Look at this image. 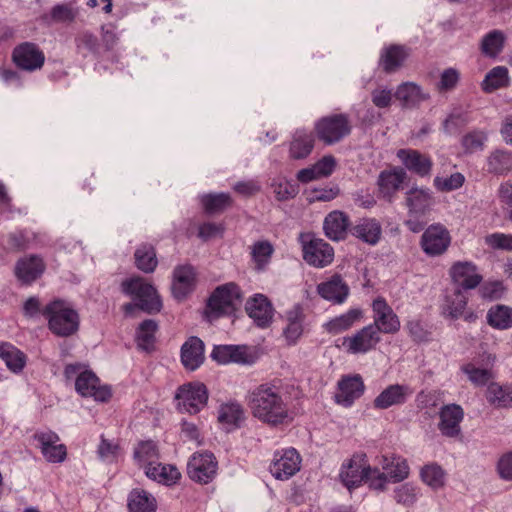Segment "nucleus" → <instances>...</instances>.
<instances>
[{
    "label": "nucleus",
    "mask_w": 512,
    "mask_h": 512,
    "mask_svg": "<svg viewBox=\"0 0 512 512\" xmlns=\"http://www.w3.org/2000/svg\"><path fill=\"white\" fill-rule=\"evenodd\" d=\"M248 405L252 415L269 426L288 424L292 420L289 403L276 386H257L249 394Z\"/></svg>",
    "instance_id": "1"
},
{
    "label": "nucleus",
    "mask_w": 512,
    "mask_h": 512,
    "mask_svg": "<svg viewBox=\"0 0 512 512\" xmlns=\"http://www.w3.org/2000/svg\"><path fill=\"white\" fill-rule=\"evenodd\" d=\"M49 329L57 336L68 337L79 329L78 313L62 300H54L43 310Z\"/></svg>",
    "instance_id": "2"
},
{
    "label": "nucleus",
    "mask_w": 512,
    "mask_h": 512,
    "mask_svg": "<svg viewBox=\"0 0 512 512\" xmlns=\"http://www.w3.org/2000/svg\"><path fill=\"white\" fill-rule=\"evenodd\" d=\"M241 291L237 284L230 282L217 287L208 299L206 316L212 321L222 315H231L241 303Z\"/></svg>",
    "instance_id": "3"
},
{
    "label": "nucleus",
    "mask_w": 512,
    "mask_h": 512,
    "mask_svg": "<svg viewBox=\"0 0 512 512\" xmlns=\"http://www.w3.org/2000/svg\"><path fill=\"white\" fill-rule=\"evenodd\" d=\"M163 304L156 288L139 276H130V313L133 309L157 314Z\"/></svg>",
    "instance_id": "4"
},
{
    "label": "nucleus",
    "mask_w": 512,
    "mask_h": 512,
    "mask_svg": "<svg viewBox=\"0 0 512 512\" xmlns=\"http://www.w3.org/2000/svg\"><path fill=\"white\" fill-rule=\"evenodd\" d=\"M315 132L320 141L332 145L350 134L351 124L347 115L334 114L319 119L315 124Z\"/></svg>",
    "instance_id": "5"
},
{
    "label": "nucleus",
    "mask_w": 512,
    "mask_h": 512,
    "mask_svg": "<svg viewBox=\"0 0 512 512\" xmlns=\"http://www.w3.org/2000/svg\"><path fill=\"white\" fill-rule=\"evenodd\" d=\"M175 399L179 411L196 414L207 404L208 391L203 383H188L177 389Z\"/></svg>",
    "instance_id": "6"
},
{
    "label": "nucleus",
    "mask_w": 512,
    "mask_h": 512,
    "mask_svg": "<svg viewBox=\"0 0 512 512\" xmlns=\"http://www.w3.org/2000/svg\"><path fill=\"white\" fill-rule=\"evenodd\" d=\"M218 462L210 452H195L188 460V477L199 484H208L216 477Z\"/></svg>",
    "instance_id": "7"
},
{
    "label": "nucleus",
    "mask_w": 512,
    "mask_h": 512,
    "mask_svg": "<svg viewBox=\"0 0 512 512\" xmlns=\"http://www.w3.org/2000/svg\"><path fill=\"white\" fill-rule=\"evenodd\" d=\"M373 323L377 332L395 334L400 330L401 323L397 314L383 297H377L372 302Z\"/></svg>",
    "instance_id": "8"
},
{
    "label": "nucleus",
    "mask_w": 512,
    "mask_h": 512,
    "mask_svg": "<svg viewBox=\"0 0 512 512\" xmlns=\"http://www.w3.org/2000/svg\"><path fill=\"white\" fill-rule=\"evenodd\" d=\"M369 471L370 465L368 464L366 454L355 453L342 464L339 477L342 483L351 490L361 485L365 477L369 475Z\"/></svg>",
    "instance_id": "9"
},
{
    "label": "nucleus",
    "mask_w": 512,
    "mask_h": 512,
    "mask_svg": "<svg viewBox=\"0 0 512 512\" xmlns=\"http://www.w3.org/2000/svg\"><path fill=\"white\" fill-rule=\"evenodd\" d=\"M302 238V250L304 260L311 266L323 268L329 265L334 258L333 247L323 239L310 237L309 240Z\"/></svg>",
    "instance_id": "10"
},
{
    "label": "nucleus",
    "mask_w": 512,
    "mask_h": 512,
    "mask_svg": "<svg viewBox=\"0 0 512 512\" xmlns=\"http://www.w3.org/2000/svg\"><path fill=\"white\" fill-rule=\"evenodd\" d=\"M12 59L18 68L29 72L41 69L45 63L43 51L32 42L17 45L13 50Z\"/></svg>",
    "instance_id": "11"
},
{
    "label": "nucleus",
    "mask_w": 512,
    "mask_h": 512,
    "mask_svg": "<svg viewBox=\"0 0 512 512\" xmlns=\"http://www.w3.org/2000/svg\"><path fill=\"white\" fill-rule=\"evenodd\" d=\"M34 440L37 441V447L40 449L43 457L50 463H62L67 456V449L64 444L59 443V436L51 431H38L34 434Z\"/></svg>",
    "instance_id": "12"
},
{
    "label": "nucleus",
    "mask_w": 512,
    "mask_h": 512,
    "mask_svg": "<svg viewBox=\"0 0 512 512\" xmlns=\"http://www.w3.org/2000/svg\"><path fill=\"white\" fill-rule=\"evenodd\" d=\"M381 341L376 327L370 324L357 331L354 335L345 337L343 345L352 354L366 353L376 347Z\"/></svg>",
    "instance_id": "13"
},
{
    "label": "nucleus",
    "mask_w": 512,
    "mask_h": 512,
    "mask_svg": "<svg viewBox=\"0 0 512 512\" xmlns=\"http://www.w3.org/2000/svg\"><path fill=\"white\" fill-rule=\"evenodd\" d=\"M301 457L294 448L286 449L281 454L276 453L270 471L276 479L285 480L300 470Z\"/></svg>",
    "instance_id": "14"
},
{
    "label": "nucleus",
    "mask_w": 512,
    "mask_h": 512,
    "mask_svg": "<svg viewBox=\"0 0 512 512\" xmlns=\"http://www.w3.org/2000/svg\"><path fill=\"white\" fill-rule=\"evenodd\" d=\"M448 230L442 225H431L426 229L421 238V246L424 252L430 256L443 254L450 245Z\"/></svg>",
    "instance_id": "15"
},
{
    "label": "nucleus",
    "mask_w": 512,
    "mask_h": 512,
    "mask_svg": "<svg viewBox=\"0 0 512 512\" xmlns=\"http://www.w3.org/2000/svg\"><path fill=\"white\" fill-rule=\"evenodd\" d=\"M439 418L438 429L443 436L456 438L461 434L460 423L464 418V411L460 405H444L439 411Z\"/></svg>",
    "instance_id": "16"
},
{
    "label": "nucleus",
    "mask_w": 512,
    "mask_h": 512,
    "mask_svg": "<svg viewBox=\"0 0 512 512\" xmlns=\"http://www.w3.org/2000/svg\"><path fill=\"white\" fill-rule=\"evenodd\" d=\"M245 310L248 316L260 328L268 327L274 316V308L269 299L263 294H256L247 300Z\"/></svg>",
    "instance_id": "17"
},
{
    "label": "nucleus",
    "mask_w": 512,
    "mask_h": 512,
    "mask_svg": "<svg viewBox=\"0 0 512 512\" xmlns=\"http://www.w3.org/2000/svg\"><path fill=\"white\" fill-rule=\"evenodd\" d=\"M450 276L455 288L469 290L476 288L482 281V276L477 273V267L472 262H456L450 269Z\"/></svg>",
    "instance_id": "18"
},
{
    "label": "nucleus",
    "mask_w": 512,
    "mask_h": 512,
    "mask_svg": "<svg viewBox=\"0 0 512 512\" xmlns=\"http://www.w3.org/2000/svg\"><path fill=\"white\" fill-rule=\"evenodd\" d=\"M76 391L84 397H93L97 401H106L111 392L107 387L99 385V379L91 371L81 372L75 382Z\"/></svg>",
    "instance_id": "19"
},
{
    "label": "nucleus",
    "mask_w": 512,
    "mask_h": 512,
    "mask_svg": "<svg viewBox=\"0 0 512 512\" xmlns=\"http://www.w3.org/2000/svg\"><path fill=\"white\" fill-rule=\"evenodd\" d=\"M196 283V272L191 265H182L174 269L172 292L175 298L182 300L191 293Z\"/></svg>",
    "instance_id": "20"
},
{
    "label": "nucleus",
    "mask_w": 512,
    "mask_h": 512,
    "mask_svg": "<svg viewBox=\"0 0 512 512\" xmlns=\"http://www.w3.org/2000/svg\"><path fill=\"white\" fill-rule=\"evenodd\" d=\"M318 294L333 304H342L349 295V287L340 275H333L330 279L317 286Z\"/></svg>",
    "instance_id": "21"
},
{
    "label": "nucleus",
    "mask_w": 512,
    "mask_h": 512,
    "mask_svg": "<svg viewBox=\"0 0 512 512\" xmlns=\"http://www.w3.org/2000/svg\"><path fill=\"white\" fill-rule=\"evenodd\" d=\"M363 392L364 383L360 376L345 377L338 383V392L335 394V401L344 407H349Z\"/></svg>",
    "instance_id": "22"
},
{
    "label": "nucleus",
    "mask_w": 512,
    "mask_h": 512,
    "mask_svg": "<svg viewBox=\"0 0 512 512\" xmlns=\"http://www.w3.org/2000/svg\"><path fill=\"white\" fill-rule=\"evenodd\" d=\"M412 393L413 391L407 385H389L374 399L373 405L382 410L394 405H402Z\"/></svg>",
    "instance_id": "23"
},
{
    "label": "nucleus",
    "mask_w": 512,
    "mask_h": 512,
    "mask_svg": "<svg viewBox=\"0 0 512 512\" xmlns=\"http://www.w3.org/2000/svg\"><path fill=\"white\" fill-rule=\"evenodd\" d=\"M45 270V264L39 256L23 257L16 263L15 275L24 284H31L39 278Z\"/></svg>",
    "instance_id": "24"
},
{
    "label": "nucleus",
    "mask_w": 512,
    "mask_h": 512,
    "mask_svg": "<svg viewBox=\"0 0 512 512\" xmlns=\"http://www.w3.org/2000/svg\"><path fill=\"white\" fill-rule=\"evenodd\" d=\"M406 177V171L400 167L382 171L378 176L377 184L379 192L383 198L391 201L392 197L400 189Z\"/></svg>",
    "instance_id": "25"
},
{
    "label": "nucleus",
    "mask_w": 512,
    "mask_h": 512,
    "mask_svg": "<svg viewBox=\"0 0 512 512\" xmlns=\"http://www.w3.org/2000/svg\"><path fill=\"white\" fill-rule=\"evenodd\" d=\"M397 157L408 170L416 173L421 177L428 176L431 172V159L428 156L421 154L417 150L400 149L397 152Z\"/></svg>",
    "instance_id": "26"
},
{
    "label": "nucleus",
    "mask_w": 512,
    "mask_h": 512,
    "mask_svg": "<svg viewBox=\"0 0 512 512\" xmlns=\"http://www.w3.org/2000/svg\"><path fill=\"white\" fill-rule=\"evenodd\" d=\"M350 226L349 217L342 211L334 210L324 219L323 229L325 235L333 241H340L346 238Z\"/></svg>",
    "instance_id": "27"
},
{
    "label": "nucleus",
    "mask_w": 512,
    "mask_h": 512,
    "mask_svg": "<svg viewBox=\"0 0 512 512\" xmlns=\"http://www.w3.org/2000/svg\"><path fill=\"white\" fill-rule=\"evenodd\" d=\"M159 459V448L157 443L153 440H141L133 449V460L144 472L151 466L157 464Z\"/></svg>",
    "instance_id": "28"
},
{
    "label": "nucleus",
    "mask_w": 512,
    "mask_h": 512,
    "mask_svg": "<svg viewBox=\"0 0 512 512\" xmlns=\"http://www.w3.org/2000/svg\"><path fill=\"white\" fill-rule=\"evenodd\" d=\"M181 361L188 370H196L204 361V343L196 337H190L181 348Z\"/></svg>",
    "instance_id": "29"
},
{
    "label": "nucleus",
    "mask_w": 512,
    "mask_h": 512,
    "mask_svg": "<svg viewBox=\"0 0 512 512\" xmlns=\"http://www.w3.org/2000/svg\"><path fill=\"white\" fill-rule=\"evenodd\" d=\"M158 322L154 319L143 320L135 331V343L139 351L151 353L155 350Z\"/></svg>",
    "instance_id": "30"
},
{
    "label": "nucleus",
    "mask_w": 512,
    "mask_h": 512,
    "mask_svg": "<svg viewBox=\"0 0 512 512\" xmlns=\"http://www.w3.org/2000/svg\"><path fill=\"white\" fill-rule=\"evenodd\" d=\"M287 325L283 335L289 345H294L303 334V322L305 314L300 305H294L285 313Z\"/></svg>",
    "instance_id": "31"
},
{
    "label": "nucleus",
    "mask_w": 512,
    "mask_h": 512,
    "mask_svg": "<svg viewBox=\"0 0 512 512\" xmlns=\"http://www.w3.org/2000/svg\"><path fill=\"white\" fill-rule=\"evenodd\" d=\"M315 138L312 133L297 130L289 145V157L293 160L307 158L314 149Z\"/></svg>",
    "instance_id": "32"
},
{
    "label": "nucleus",
    "mask_w": 512,
    "mask_h": 512,
    "mask_svg": "<svg viewBox=\"0 0 512 512\" xmlns=\"http://www.w3.org/2000/svg\"><path fill=\"white\" fill-rule=\"evenodd\" d=\"M350 231L353 236L370 245L377 244L382 234L381 224L373 218L361 219Z\"/></svg>",
    "instance_id": "33"
},
{
    "label": "nucleus",
    "mask_w": 512,
    "mask_h": 512,
    "mask_svg": "<svg viewBox=\"0 0 512 512\" xmlns=\"http://www.w3.org/2000/svg\"><path fill=\"white\" fill-rule=\"evenodd\" d=\"M211 357L219 364H228V363H238V364H246L248 363V354L246 352L245 347L243 346H234V345H219L215 346Z\"/></svg>",
    "instance_id": "34"
},
{
    "label": "nucleus",
    "mask_w": 512,
    "mask_h": 512,
    "mask_svg": "<svg viewBox=\"0 0 512 512\" xmlns=\"http://www.w3.org/2000/svg\"><path fill=\"white\" fill-rule=\"evenodd\" d=\"M409 52L402 45H390L380 56L379 64L386 73L397 71L405 62Z\"/></svg>",
    "instance_id": "35"
},
{
    "label": "nucleus",
    "mask_w": 512,
    "mask_h": 512,
    "mask_svg": "<svg viewBox=\"0 0 512 512\" xmlns=\"http://www.w3.org/2000/svg\"><path fill=\"white\" fill-rule=\"evenodd\" d=\"M394 96L400 101L403 108H413L428 99V95L423 93L420 86L413 82H405L399 85Z\"/></svg>",
    "instance_id": "36"
},
{
    "label": "nucleus",
    "mask_w": 512,
    "mask_h": 512,
    "mask_svg": "<svg viewBox=\"0 0 512 512\" xmlns=\"http://www.w3.org/2000/svg\"><path fill=\"white\" fill-rule=\"evenodd\" d=\"M0 358L13 373H20L26 366L27 357L17 347L8 342H0Z\"/></svg>",
    "instance_id": "37"
},
{
    "label": "nucleus",
    "mask_w": 512,
    "mask_h": 512,
    "mask_svg": "<svg viewBox=\"0 0 512 512\" xmlns=\"http://www.w3.org/2000/svg\"><path fill=\"white\" fill-rule=\"evenodd\" d=\"M362 317L363 311L359 308H353L325 323L324 328L330 334H339L350 329Z\"/></svg>",
    "instance_id": "38"
},
{
    "label": "nucleus",
    "mask_w": 512,
    "mask_h": 512,
    "mask_svg": "<svg viewBox=\"0 0 512 512\" xmlns=\"http://www.w3.org/2000/svg\"><path fill=\"white\" fill-rule=\"evenodd\" d=\"M510 85L508 69L505 66H496L492 68L481 83V88L486 93H492L498 89L506 88Z\"/></svg>",
    "instance_id": "39"
},
{
    "label": "nucleus",
    "mask_w": 512,
    "mask_h": 512,
    "mask_svg": "<svg viewBox=\"0 0 512 512\" xmlns=\"http://www.w3.org/2000/svg\"><path fill=\"white\" fill-rule=\"evenodd\" d=\"M487 323L499 330H505L512 327V307L496 304L487 312Z\"/></svg>",
    "instance_id": "40"
},
{
    "label": "nucleus",
    "mask_w": 512,
    "mask_h": 512,
    "mask_svg": "<svg viewBox=\"0 0 512 512\" xmlns=\"http://www.w3.org/2000/svg\"><path fill=\"white\" fill-rule=\"evenodd\" d=\"M381 466L390 482L399 483L409 476L407 461L400 457H393L392 459L383 457Z\"/></svg>",
    "instance_id": "41"
},
{
    "label": "nucleus",
    "mask_w": 512,
    "mask_h": 512,
    "mask_svg": "<svg viewBox=\"0 0 512 512\" xmlns=\"http://www.w3.org/2000/svg\"><path fill=\"white\" fill-rule=\"evenodd\" d=\"M144 473L148 478L165 485H173L177 483L181 477V473L175 466L162 465L159 461Z\"/></svg>",
    "instance_id": "42"
},
{
    "label": "nucleus",
    "mask_w": 512,
    "mask_h": 512,
    "mask_svg": "<svg viewBox=\"0 0 512 512\" xmlns=\"http://www.w3.org/2000/svg\"><path fill=\"white\" fill-rule=\"evenodd\" d=\"M487 401L497 408H507L512 405V388L490 382L486 391Z\"/></svg>",
    "instance_id": "43"
},
{
    "label": "nucleus",
    "mask_w": 512,
    "mask_h": 512,
    "mask_svg": "<svg viewBox=\"0 0 512 512\" xmlns=\"http://www.w3.org/2000/svg\"><path fill=\"white\" fill-rule=\"evenodd\" d=\"M135 266L144 273H152L158 265L155 248L150 244H143L134 252Z\"/></svg>",
    "instance_id": "44"
},
{
    "label": "nucleus",
    "mask_w": 512,
    "mask_h": 512,
    "mask_svg": "<svg viewBox=\"0 0 512 512\" xmlns=\"http://www.w3.org/2000/svg\"><path fill=\"white\" fill-rule=\"evenodd\" d=\"M157 501L149 492L133 489L130 492V512H156Z\"/></svg>",
    "instance_id": "45"
},
{
    "label": "nucleus",
    "mask_w": 512,
    "mask_h": 512,
    "mask_svg": "<svg viewBox=\"0 0 512 512\" xmlns=\"http://www.w3.org/2000/svg\"><path fill=\"white\" fill-rule=\"evenodd\" d=\"M488 171L504 175L512 171V152L496 150L487 158Z\"/></svg>",
    "instance_id": "46"
},
{
    "label": "nucleus",
    "mask_w": 512,
    "mask_h": 512,
    "mask_svg": "<svg viewBox=\"0 0 512 512\" xmlns=\"http://www.w3.org/2000/svg\"><path fill=\"white\" fill-rule=\"evenodd\" d=\"M406 204L414 214H423L431 205L429 190L412 188L407 192Z\"/></svg>",
    "instance_id": "47"
},
{
    "label": "nucleus",
    "mask_w": 512,
    "mask_h": 512,
    "mask_svg": "<svg viewBox=\"0 0 512 512\" xmlns=\"http://www.w3.org/2000/svg\"><path fill=\"white\" fill-rule=\"evenodd\" d=\"M244 418V410L239 403L231 402L220 406L218 412V421L221 424L238 427Z\"/></svg>",
    "instance_id": "48"
},
{
    "label": "nucleus",
    "mask_w": 512,
    "mask_h": 512,
    "mask_svg": "<svg viewBox=\"0 0 512 512\" xmlns=\"http://www.w3.org/2000/svg\"><path fill=\"white\" fill-rule=\"evenodd\" d=\"M467 300L468 297L466 293L459 288H455L451 294L446 296L445 312H447L448 316L452 319H458L463 315Z\"/></svg>",
    "instance_id": "49"
},
{
    "label": "nucleus",
    "mask_w": 512,
    "mask_h": 512,
    "mask_svg": "<svg viewBox=\"0 0 512 512\" xmlns=\"http://www.w3.org/2000/svg\"><path fill=\"white\" fill-rule=\"evenodd\" d=\"M461 371L467 375L468 380L475 386H484L489 384L494 378V373L491 368H480L474 363L462 365Z\"/></svg>",
    "instance_id": "50"
},
{
    "label": "nucleus",
    "mask_w": 512,
    "mask_h": 512,
    "mask_svg": "<svg viewBox=\"0 0 512 512\" xmlns=\"http://www.w3.org/2000/svg\"><path fill=\"white\" fill-rule=\"evenodd\" d=\"M505 36L500 30L486 34L481 42L482 53L488 57H496L503 49Z\"/></svg>",
    "instance_id": "51"
},
{
    "label": "nucleus",
    "mask_w": 512,
    "mask_h": 512,
    "mask_svg": "<svg viewBox=\"0 0 512 512\" xmlns=\"http://www.w3.org/2000/svg\"><path fill=\"white\" fill-rule=\"evenodd\" d=\"M422 481L432 489H439L445 484V472L437 464L425 465L420 472Z\"/></svg>",
    "instance_id": "52"
},
{
    "label": "nucleus",
    "mask_w": 512,
    "mask_h": 512,
    "mask_svg": "<svg viewBox=\"0 0 512 512\" xmlns=\"http://www.w3.org/2000/svg\"><path fill=\"white\" fill-rule=\"evenodd\" d=\"M274 248L269 241L255 242L251 247V255L256 264L257 270H263L269 263Z\"/></svg>",
    "instance_id": "53"
},
{
    "label": "nucleus",
    "mask_w": 512,
    "mask_h": 512,
    "mask_svg": "<svg viewBox=\"0 0 512 512\" xmlns=\"http://www.w3.org/2000/svg\"><path fill=\"white\" fill-rule=\"evenodd\" d=\"M202 204L208 213H217L231 205V197L226 193L207 194L202 197Z\"/></svg>",
    "instance_id": "54"
},
{
    "label": "nucleus",
    "mask_w": 512,
    "mask_h": 512,
    "mask_svg": "<svg viewBox=\"0 0 512 512\" xmlns=\"http://www.w3.org/2000/svg\"><path fill=\"white\" fill-rule=\"evenodd\" d=\"M418 489L412 483H405L394 490L395 501L405 507H411L417 501Z\"/></svg>",
    "instance_id": "55"
},
{
    "label": "nucleus",
    "mask_w": 512,
    "mask_h": 512,
    "mask_svg": "<svg viewBox=\"0 0 512 512\" xmlns=\"http://www.w3.org/2000/svg\"><path fill=\"white\" fill-rule=\"evenodd\" d=\"M78 15V9L72 4L55 5L50 12V16L54 22L70 23L75 20Z\"/></svg>",
    "instance_id": "56"
},
{
    "label": "nucleus",
    "mask_w": 512,
    "mask_h": 512,
    "mask_svg": "<svg viewBox=\"0 0 512 512\" xmlns=\"http://www.w3.org/2000/svg\"><path fill=\"white\" fill-rule=\"evenodd\" d=\"M273 193L275 197L279 201H287L289 199L294 198L298 194V185L288 181V180H280L279 182H274L272 184Z\"/></svg>",
    "instance_id": "57"
},
{
    "label": "nucleus",
    "mask_w": 512,
    "mask_h": 512,
    "mask_svg": "<svg viewBox=\"0 0 512 512\" xmlns=\"http://www.w3.org/2000/svg\"><path fill=\"white\" fill-rule=\"evenodd\" d=\"M487 135L483 131H472L462 138V146L466 153H474L482 150Z\"/></svg>",
    "instance_id": "58"
},
{
    "label": "nucleus",
    "mask_w": 512,
    "mask_h": 512,
    "mask_svg": "<svg viewBox=\"0 0 512 512\" xmlns=\"http://www.w3.org/2000/svg\"><path fill=\"white\" fill-rule=\"evenodd\" d=\"M410 338L416 343L427 342L430 340L431 333L420 320H409L405 324Z\"/></svg>",
    "instance_id": "59"
},
{
    "label": "nucleus",
    "mask_w": 512,
    "mask_h": 512,
    "mask_svg": "<svg viewBox=\"0 0 512 512\" xmlns=\"http://www.w3.org/2000/svg\"><path fill=\"white\" fill-rule=\"evenodd\" d=\"M465 181L464 176L461 173L451 174L449 177L441 178L436 177L434 179V185L440 191H452L460 188Z\"/></svg>",
    "instance_id": "60"
},
{
    "label": "nucleus",
    "mask_w": 512,
    "mask_h": 512,
    "mask_svg": "<svg viewBox=\"0 0 512 512\" xmlns=\"http://www.w3.org/2000/svg\"><path fill=\"white\" fill-rule=\"evenodd\" d=\"M485 243L492 249L512 250V235L492 233L485 237Z\"/></svg>",
    "instance_id": "61"
},
{
    "label": "nucleus",
    "mask_w": 512,
    "mask_h": 512,
    "mask_svg": "<svg viewBox=\"0 0 512 512\" xmlns=\"http://www.w3.org/2000/svg\"><path fill=\"white\" fill-rule=\"evenodd\" d=\"M77 51L79 53L94 52L98 46L97 37L90 32H82L75 38Z\"/></svg>",
    "instance_id": "62"
},
{
    "label": "nucleus",
    "mask_w": 512,
    "mask_h": 512,
    "mask_svg": "<svg viewBox=\"0 0 512 512\" xmlns=\"http://www.w3.org/2000/svg\"><path fill=\"white\" fill-rule=\"evenodd\" d=\"M393 92L386 87H378L371 92V101L377 108H388L393 99Z\"/></svg>",
    "instance_id": "63"
},
{
    "label": "nucleus",
    "mask_w": 512,
    "mask_h": 512,
    "mask_svg": "<svg viewBox=\"0 0 512 512\" xmlns=\"http://www.w3.org/2000/svg\"><path fill=\"white\" fill-rule=\"evenodd\" d=\"M497 471L501 479L512 481V452L505 453L500 457Z\"/></svg>",
    "instance_id": "64"
}]
</instances>
